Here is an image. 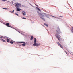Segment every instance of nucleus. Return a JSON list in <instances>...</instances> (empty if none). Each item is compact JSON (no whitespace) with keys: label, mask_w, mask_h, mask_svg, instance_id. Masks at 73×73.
<instances>
[{"label":"nucleus","mask_w":73,"mask_h":73,"mask_svg":"<svg viewBox=\"0 0 73 73\" xmlns=\"http://www.w3.org/2000/svg\"><path fill=\"white\" fill-rule=\"evenodd\" d=\"M45 16L46 17H48V16H49V15L48 14H46L44 13H43L42 14H41V15H40V18H41L43 20H44V21H45V19L44 18H42V17H44Z\"/></svg>","instance_id":"1"},{"label":"nucleus","mask_w":73,"mask_h":73,"mask_svg":"<svg viewBox=\"0 0 73 73\" xmlns=\"http://www.w3.org/2000/svg\"><path fill=\"white\" fill-rule=\"evenodd\" d=\"M37 42V40L36 38H34V43L33 44V46H35L36 47H38L40 45V43H36Z\"/></svg>","instance_id":"2"},{"label":"nucleus","mask_w":73,"mask_h":73,"mask_svg":"<svg viewBox=\"0 0 73 73\" xmlns=\"http://www.w3.org/2000/svg\"><path fill=\"white\" fill-rule=\"evenodd\" d=\"M15 7H20L21 6V4L18 3H15Z\"/></svg>","instance_id":"3"},{"label":"nucleus","mask_w":73,"mask_h":73,"mask_svg":"<svg viewBox=\"0 0 73 73\" xmlns=\"http://www.w3.org/2000/svg\"><path fill=\"white\" fill-rule=\"evenodd\" d=\"M58 34H56V35H55V36H56V38H57L58 39V40L61 43V37H58V36H58Z\"/></svg>","instance_id":"4"},{"label":"nucleus","mask_w":73,"mask_h":73,"mask_svg":"<svg viewBox=\"0 0 73 73\" xmlns=\"http://www.w3.org/2000/svg\"><path fill=\"white\" fill-rule=\"evenodd\" d=\"M56 32H57V33H58V34H60L61 33V32L60 29H59V28L58 27V28L57 30H56Z\"/></svg>","instance_id":"5"},{"label":"nucleus","mask_w":73,"mask_h":73,"mask_svg":"<svg viewBox=\"0 0 73 73\" xmlns=\"http://www.w3.org/2000/svg\"><path fill=\"white\" fill-rule=\"evenodd\" d=\"M18 42L19 43H23V44H22V46H24L26 45V43L24 42Z\"/></svg>","instance_id":"6"},{"label":"nucleus","mask_w":73,"mask_h":73,"mask_svg":"<svg viewBox=\"0 0 73 73\" xmlns=\"http://www.w3.org/2000/svg\"><path fill=\"white\" fill-rule=\"evenodd\" d=\"M56 43L58 45V46L60 47L61 48H63V47L62 45L59 42H56Z\"/></svg>","instance_id":"7"},{"label":"nucleus","mask_w":73,"mask_h":73,"mask_svg":"<svg viewBox=\"0 0 73 73\" xmlns=\"http://www.w3.org/2000/svg\"><path fill=\"white\" fill-rule=\"evenodd\" d=\"M6 25L8 27H11L10 26L9 23H6Z\"/></svg>","instance_id":"8"},{"label":"nucleus","mask_w":73,"mask_h":73,"mask_svg":"<svg viewBox=\"0 0 73 73\" xmlns=\"http://www.w3.org/2000/svg\"><path fill=\"white\" fill-rule=\"evenodd\" d=\"M17 8L16 11H21V9L19 8V7H16Z\"/></svg>","instance_id":"9"},{"label":"nucleus","mask_w":73,"mask_h":73,"mask_svg":"<svg viewBox=\"0 0 73 73\" xmlns=\"http://www.w3.org/2000/svg\"><path fill=\"white\" fill-rule=\"evenodd\" d=\"M22 14H23V16H25L26 15V13L24 12V11H23L22 12Z\"/></svg>","instance_id":"10"},{"label":"nucleus","mask_w":73,"mask_h":73,"mask_svg":"<svg viewBox=\"0 0 73 73\" xmlns=\"http://www.w3.org/2000/svg\"><path fill=\"white\" fill-rule=\"evenodd\" d=\"M33 38H34V37H33V36H31V38H30L31 40H32L33 39Z\"/></svg>","instance_id":"11"},{"label":"nucleus","mask_w":73,"mask_h":73,"mask_svg":"<svg viewBox=\"0 0 73 73\" xmlns=\"http://www.w3.org/2000/svg\"><path fill=\"white\" fill-rule=\"evenodd\" d=\"M7 42H9L10 41V40L9 39H7Z\"/></svg>","instance_id":"12"},{"label":"nucleus","mask_w":73,"mask_h":73,"mask_svg":"<svg viewBox=\"0 0 73 73\" xmlns=\"http://www.w3.org/2000/svg\"><path fill=\"white\" fill-rule=\"evenodd\" d=\"M1 41L3 42H5V40H4L3 39H1Z\"/></svg>","instance_id":"13"},{"label":"nucleus","mask_w":73,"mask_h":73,"mask_svg":"<svg viewBox=\"0 0 73 73\" xmlns=\"http://www.w3.org/2000/svg\"><path fill=\"white\" fill-rule=\"evenodd\" d=\"M44 25L46 26V27H48V25L46 24V23H44Z\"/></svg>","instance_id":"14"},{"label":"nucleus","mask_w":73,"mask_h":73,"mask_svg":"<svg viewBox=\"0 0 73 73\" xmlns=\"http://www.w3.org/2000/svg\"><path fill=\"white\" fill-rule=\"evenodd\" d=\"M72 30H71V32H73V27H72Z\"/></svg>","instance_id":"15"},{"label":"nucleus","mask_w":73,"mask_h":73,"mask_svg":"<svg viewBox=\"0 0 73 73\" xmlns=\"http://www.w3.org/2000/svg\"><path fill=\"white\" fill-rule=\"evenodd\" d=\"M38 9V10H39V11H40V12H41V10L39 8H38V7L37 8Z\"/></svg>","instance_id":"16"},{"label":"nucleus","mask_w":73,"mask_h":73,"mask_svg":"<svg viewBox=\"0 0 73 73\" xmlns=\"http://www.w3.org/2000/svg\"><path fill=\"white\" fill-rule=\"evenodd\" d=\"M10 43L11 44H13V41H10Z\"/></svg>","instance_id":"17"},{"label":"nucleus","mask_w":73,"mask_h":73,"mask_svg":"<svg viewBox=\"0 0 73 73\" xmlns=\"http://www.w3.org/2000/svg\"><path fill=\"white\" fill-rule=\"evenodd\" d=\"M14 10H13V11H11V13H14Z\"/></svg>","instance_id":"18"},{"label":"nucleus","mask_w":73,"mask_h":73,"mask_svg":"<svg viewBox=\"0 0 73 73\" xmlns=\"http://www.w3.org/2000/svg\"><path fill=\"white\" fill-rule=\"evenodd\" d=\"M15 14H16V15L17 16H19V15L17 13H15Z\"/></svg>","instance_id":"19"},{"label":"nucleus","mask_w":73,"mask_h":73,"mask_svg":"<svg viewBox=\"0 0 73 73\" xmlns=\"http://www.w3.org/2000/svg\"><path fill=\"white\" fill-rule=\"evenodd\" d=\"M0 38H3V37H1V36H0Z\"/></svg>","instance_id":"20"},{"label":"nucleus","mask_w":73,"mask_h":73,"mask_svg":"<svg viewBox=\"0 0 73 73\" xmlns=\"http://www.w3.org/2000/svg\"><path fill=\"white\" fill-rule=\"evenodd\" d=\"M3 9H5V10H6L7 9V8H3Z\"/></svg>","instance_id":"21"},{"label":"nucleus","mask_w":73,"mask_h":73,"mask_svg":"<svg viewBox=\"0 0 73 73\" xmlns=\"http://www.w3.org/2000/svg\"><path fill=\"white\" fill-rule=\"evenodd\" d=\"M26 19V18H23V19Z\"/></svg>","instance_id":"22"},{"label":"nucleus","mask_w":73,"mask_h":73,"mask_svg":"<svg viewBox=\"0 0 73 73\" xmlns=\"http://www.w3.org/2000/svg\"><path fill=\"white\" fill-rule=\"evenodd\" d=\"M52 17H55V18H56V17H54V16H52Z\"/></svg>","instance_id":"23"},{"label":"nucleus","mask_w":73,"mask_h":73,"mask_svg":"<svg viewBox=\"0 0 73 73\" xmlns=\"http://www.w3.org/2000/svg\"><path fill=\"white\" fill-rule=\"evenodd\" d=\"M65 52H66V54H68V53L66 52V51H65Z\"/></svg>","instance_id":"24"},{"label":"nucleus","mask_w":73,"mask_h":73,"mask_svg":"<svg viewBox=\"0 0 73 73\" xmlns=\"http://www.w3.org/2000/svg\"><path fill=\"white\" fill-rule=\"evenodd\" d=\"M2 1H5V0H2Z\"/></svg>","instance_id":"25"},{"label":"nucleus","mask_w":73,"mask_h":73,"mask_svg":"<svg viewBox=\"0 0 73 73\" xmlns=\"http://www.w3.org/2000/svg\"><path fill=\"white\" fill-rule=\"evenodd\" d=\"M60 17H63V16H60Z\"/></svg>","instance_id":"26"},{"label":"nucleus","mask_w":73,"mask_h":73,"mask_svg":"<svg viewBox=\"0 0 73 73\" xmlns=\"http://www.w3.org/2000/svg\"><path fill=\"white\" fill-rule=\"evenodd\" d=\"M36 5V6H38V5Z\"/></svg>","instance_id":"27"}]
</instances>
